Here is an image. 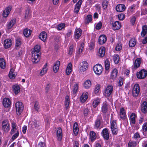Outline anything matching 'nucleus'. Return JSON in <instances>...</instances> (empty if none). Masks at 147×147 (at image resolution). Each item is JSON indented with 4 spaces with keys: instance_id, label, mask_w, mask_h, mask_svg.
<instances>
[{
    "instance_id": "nucleus-1",
    "label": "nucleus",
    "mask_w": 147,
    "mask_h": 147,
    "mask_svg": "<svg viewBox=\"0 0 147 147\" xmlns=\"http://www.w3.org/2000/svg\"><path fill=\"white\" fill-rule=\"evenodd\" d=\"M93 70L96 74L100 75L103 71L102 66L99 64H97L93 67Z\"/></svg>"
},
{
    "instance_id": "nucleus-2",
    "label": "nucleus",
    "mask_w": 147,
    "mask_h": 147,
    "mask_svg": "<svg viewBox=\"0 0 147 147\" xmlns=\"http://www.w3.org/2000/svg\"><path fill=\"white\" fill-rule=\"evenodd\" d=\"M15 107L17 114L19 115L21 114L24 109V106L21 102H18L15 104Z\"/></svg>"
},
{
    "instance_id": "nucleus-3",
    "label": "nucleus",
    "mask_w": 147,
    "mask_h": 147,
    "mask_svg": "<svg viewBox=\"0 0 147 147\" xmlns=\"http://www.w3.org/2000/svg\"><path fill=\"white\" fill-rule=\"evenodd\" d=\"M2 129L5 132H8L10 129L9 123L8 121L5 120L2 122Z\"/></svg>"
},
{
    "instance_id": "nucleus-4",
    "label": "nucleus",
    "mask_w": 147,
    "mask_h": 147,
    "mask_svg": "<svg viewBox=\"0 0 147 147\" xmlns=\"http://www.w3.org/2000/svg\"><path fill=\"white\" fill-rule=\"evenodd\" d=\"M32 55L31 57V60L34 63H36L39 61L40 58L41 54H38L31 53Z\"/></svg>"
},
{
    "instance_id": "nucleus-5",
    "label": "nucleus",
    "mask_w": 147,
    "mask_h": 147,
    "mask_svg": "<svg viewBox=\"0 0 147 147\" xmlns=\"http://www.w3.org/2000/svg\"><path fill=\"white\" fill-rule=\"evenodd\" d=\"M111 128L113 134H116L118 131L116 121L115 120H113L111 123Z\"/></svg>"
},
{
    "instance_id": "nucleus-6",
    "label": "nucleus",
    "mask_w": 147,
    "mask_h": 147,
    "mask_svg": "<svg viewBox=\"0 0 147 147\" xmlns=\"http://www.w3.org/2000/svg\"><path fill=\"white\" fill-rule=\"evenodd\" d=\"M136 75L138 79H144L147 75V71L144 69H142L137 73Z\"/></svg>"
},
{
    "instance_id": "nucleus-7",
    "label": "nucleus",
    "mask_w": 147,
    "mask_h": 147,
    "mask_svg": "<svg viewBox=\"0 0 147 147\" xmlns=\"http://www.w3.org/2000/svg\"><path fill=\"white\" fill-rule=\"evenodd\" d=\"M113 90V86L111 85H108L105 88L104 95L105 96H109L112 94Z\"/></svg>"
},
{
    "instance_id": "nucleus-8",
    "label": "nucleus",
    "mask_w": 147,
    "mask_h": 147,
    "mask_svg": "<svg viewBox=\"0 0 147 147\" xmlns=\"http://www.w3.org/2000/svg\"><path fill=\"white\" fill-rule=\"evenodd\" d=\"M140 92L139 85L138 84H135L134 86L132 91L133 95L135 96H138Z\"/></svg>"
},
{
    "instance_id": "nucleus-9",
    "label": "nucleus",
    "mask_w": 147,
    "mask_h": 147,
    "mask_svg": "<svg viewBox=\"0 0 147 147\" xmlns=\"http://www.w3.org/2000/svg\"><path fill=\"white\" fill-rule=\"evenodd\" d=\"M88 63L86 61H84L80 67V70L81 72L85 71L88 68Z\"/></svg>"
},
{
    "instance_id": "nucleus-10",
    "label": "nucleus",
    "mask_w": 147,
    "mask_h": 147,
    "mask_svg": "<svg viewBox=\"0 0 147 147\" xmlns=\"http://www.w3.org/2000/svg\"><path fill=\"white\" fill-rule=\"evenodd\" d=\"M82 0L78 1L77 3L75 5L74 12L76 13H78L80 8L81 6L82 3Z\"/></svg>"
},
{
    "instance_id": "nucleus-11",
    "label": "nucleus",
    "mask_w": 147,
    "mask_h": 147,
    "mask_svg": "<svg viewBox=\"0 0 147 147\" xmlns=\"http://www.w3.org/2000/svg\"><path fill=\"white\" fill-rule=\"evenodd\" d=\"M12 45V41L10 39H8L4 41V46L5 49H7L10 47Z\"/></svg>"
},
{
    "instance_id": "nucleus-12",
    "label": "nucleus",
    "mask_w": 147,
    "mask_h": 147,
    "mask_svg": "<svg viewBox=\"0 0 147 147\" xmlns=\"http://www.w3.org/2000/svg\"><path fill=\"white\" fill-rule=\"evenodd\" d=\"M108 103L106 102H105L102 105L101 112L103 113H106L108 111Z\"/></svg>"
},
{
    "instance_id": "nucleus-13",
    "label": "nucleus",
    "mask_w": 147,
    "mask_h": 147,
    "mask_svg": "<svg viewBox=\"0 0 147 147\" xmlns=\"http://www.w3.org/2000/svg\"><path fill=\"white\" fill-rule=\"evenodd\" d=\"M125 9V6L123 4L117 5L116 7V9L117 11L122 12L124 11Z\"/></svg>"
},
{
    "instance_id": "nucleus-14",
    "label": "nucleus",
    "mask_w": 147,
    "mask_h": 147,
    "mask_svg": "<svg viewBox=\"0 0 147 147\" xmlns=\"http://www.w3.org/2000/svg\"><path fill=\"white\" fill-rule=\"evenodd\" d=\"M107 41V37L104 35H100L99 38L98 42L99 44L102 45L105 43Z\"/></svg>"
},
{
    "instance_id": "nucleus-15",
    "label": "nucleus",
    "mask_w": 147,
    "mask_h": 147,
    "mask_svg": "<svg viewBox=\"0 0 147 147\" xmlns=\"http://www.w3.org/2000/svg\"><path fill=\"white\" fill-rule=\"evenodd\" d=\"M11 102L10 100L7 98H4L3 100V104L5 108H8L10 106Z\"/></svg>"
},
{
    "instance_id": "nucleus-16",
    "label": "nucleus",
    "mask_w": 147,
    "mask_h": 147,
    "mask_svg": "<svg viewBox=\"0 0 147 147\" xmlns=\"http://www.w3.org/2000/svg\"><path fill=\"white\" fill-rule=\"evenodd\" d=\"M82 30L80 28H76L75 30L74 37L76 39L79 38L81 35Z\"/></svg>"
},
{
    "instance_id": "nucleus-17",
    "label": "nucleus",
    "mask_w": 147,
    "mask_h": 147,
    "mask_svg": "<svg viewBox=\"0 0 147 147\" xmlns=\"http://www.w3.org/2000/svg\"><path fill=\"white\" fill-rule=\"evenodd\" d=\"M119 115L120 118L123 120L125 119L126 117V112L123 107L120 108Z\"/></svg>"
},
{
    "instance_id": "nucleus-18",
    "label": "nucleus",
    "mask_w": 147,
    "mask_h": 147,
    "mask_svg": "<svg viewBox=\"0 0 147 147\" xmlns=\"http://www.w3.org/2000/svg\"><path fill=\"white\" fill-rule=\"evenodd\" d=\"M31 12V8L30 6H27L25 10L24 18L25 19H27L28 18Z\"/></svg>"
},
{
    "instance_id": "nucleus-19",
    "label": "nucleus",
    "mask_w": 147,
    "mask_h": 147,
    "mask_svg": "<svg viewBox=\"0 0 147 147\" xmlns=\"http://www.w3.org/2000/svg\"><path fill=\"white\" fill-rule=\"evenodd\" d=\"M112 28L114 30L119 29L121 27L120 23L118 21H116L112 24Z\"/></svg>"
},
{
    "instance_id": "nucleus-20",
    "label": "nucleus",
    "mask_w": 147,
    "mask_h": 147,
    "mask_svg": "<svg viewBox=\"0 0 147 147\" xmlns=\"http://www.w3.org/2000/svg\"><path fill=\"white\" fill-rule=\"evenodd\" d=\"M11 6H9L7 7L3 11V14L4 17H7L9 14L10 11H11Z\"/></svg>"
},
{
    "instance_id": "nucleus-21",
    "label": "nucleus",
    "mask_w": 147,
    "mask_h": 147,
    "mask_svg": "<svg viewBox=\"0 0 147 147\" xmlns=\"http://www.w3.org/2000/svg\"><path fill=\"white\" fill-rule=\"evenodd\" d=\"M105 53V48L103 47H101L99 49L98 55L100 57H103L104 56Z\"/></svg>"
},
{
    "instance_id": "nucleus-22",
    "label": "nucleus",
    "mask_w": 147,
    "mask_h": 147,
    "mask_svg": "<svg viewBox=\"0 0 147 147\" xmlns=\"http://www.w3.org/2000/svg\"><path fill=\"white\" fill-rule=\"evenodd\" d=\"M16 22V19H15L11 20L8 23L6 27L8 29H10L13 27Z\"/></svg>"
},
{
    "instance_id": "nucleus-23",
    "label": "nucleus",
    "mask_w": 147,
    "mask_h": 147,
    "mask_svg": "<svg viewBox=\"0 0 147 147\" xmlns=\"http://www.w3.org/2000/svg\"><path fill=\"white\" fill-rule=\"evenodd\" d=\"M88 97V93L87 92H84L80 97L81 101L83 102H85Z\"/></svg>"
},
{
    "instance_id": "nucleus-24",
    "label": "nucleus",
    "mask_w": 147,
    "mask_h": 147,
    "mask_svg": "<svg viewBox=\"0 0 147 147\" xmlns=\"http://www.w3.org/2000/svg\"><path fill=\"white\" fill-rule=\"evenodd\" d=\"M102 136L106 140H108L109 138V134L107 129H103L102 131Z\"/></svg>"
},
{
    "instance_id": "nucleus-25",
    "label": "nucleus",
    "mask_w": 147,
    "mask_h": 147,
    "mask_svg": "<svg viewBox=\"0 0 147 147\" xmlns=\"http://www.w3.org/2000/svg\"><path fill=\"white\" fill-rule=\"evenodd\" d=\"M57 139L59 140H61L62 136V129L60 127L57 129Z\"/></svg>"
},
{
    "instance_id": "nucleus-26",
    "label": "nucleus",
    "mask_w": 147,
    "mask_h": 147,
    "mask_svg": "<svg viewBox=\"0 0 147 147\" xmlns=\"http://www.w3.org/2000/svg\"><path fill=\"white\" fill-rule=\"evenodd\" d=\"M141 62V60L140 58H138L135 61L134 68V69H136L139 67L140 66Z\"/></svg>"
},
{
    "instance_id": "nucleus-27",
    "label": "nucleus",
    "mask_w": 147,
    "mask_h": 147,
    "mask_svg": "<svg viewBox=\"0 0 147 147\" xmlns=\"http://www.w3.org/2000/svg\"><path fill=\"white\" fill-rule=\"evenodd\" d=\"M60 63V61H56L53 67V70L54 72L56 73L58 71L59 68Z\"/></svg>"
},
{
    "instance_id": "nucleus-28",
    "label": "nucleus",
    "mask_w": 147,
    "mask_h": 147,
    "mask_svg": "<svg viewBox=\"0 0 147 147\" xmlns=\"http://www.w3.org/2000/svg\"><path fill=\"white\" fill-rule=\"evenodd\" d=\"M47 33L45 31H42L40 34L39 38L44 42L47 39Z\"/></svg>"
},
{
    "instance_id": "nucleus-29",
    "label": "nucleus",
    "mask_w": 147,
    "mask_h": 147,
    "mask_svg": "<svg viewBox=\"0 0 147 147\" xmlns=\"http://www.w3.org/2000/svg\"><path fill=\"white\" fill-rule=\"evenodd\" d=\"M141 110L144 113H146L147 111V102L146 101L143 102L141 105Z\"/></svg>"
},
{
    "instance_id": "nucleus-30",
    "label": "nucleus",
    "mask_w": 147,
    "mask_h": 147,
    "mask_svg": "<svg viewBox=\"0 0 147 147\" xmlns=\"http://www.w3.org/2000/svg\"><path fill=\"white\" fill-rule=\"evenodd\" d=\"M31 30L28 28L25 29L23 31V33L24 35L26 37H28L30 36L31 34Z\"/></svg>"
},
{
    "instance_id": "nucleus-31",
    "label": "nucleus",
    "mask_w": 147,
    "mask_h": 147,
    "mask_svg": "<svg viewBox=\"0 0 147 147\" xmlns=\"http://www.w3.org/2000/svg\"><path fill=\"white\" fill-rule=\"evenodd\" d=\"M79 130L78 125L77 123L75 122L73 125V132L75 135L76 136L78 135Z\"/></svg>"
},
{
    "instance_id": "nucleus-32",
    "label": "nucleus",
    "mask_w": 147,
    "mask_h": 147,
    "mask_svg": "<svg viewBox=\"0 0 147 147\" xmlns=\"http://www.w3.org/2000/svg\"><path fill=\"white\" fill-rule=\"evenodd\" d=\"M100 119V118H98L96 120L94 125L95 129H97L100 127L101 124Z\"/></svg>"
},
{
    "instance_id": "nucleus-33",
    "label": "nucleus",
    "mask_w": 147,
    "mask_h": 147,
    "mask_svg": "<svg viewBox=\"0 0 147 147\" xmlns=\"http://www.w3.org/2000/svg\"><path fill=\"white\" fill-rule=\"evenodd\" d=\"M72 65L71 63H69L66 69V73L67 75H69L72 71Z\"/></svg>"
},
{
    "instance_id": "nucleus-34",
    "label": "nucleus",
    "mask_w": 147,
    "mask_h": 147,
    "mask_svg": "<svg viewBox=\"0 0 147 147\" xmlns=\"http://www.w3.org/2000/svg\"><path fill=\"white\" fill-rule=\"evenodd\" d=\"M40 47L39 45H36L34 48L31 50V53L38 54H40Z\"/></svg>"
},
{
    "instance_id": "nucleus-35",
    "label": "nucleus",
    "mask_w": 147,
    "mask_h": 147,
    "mask_svg": "<svg viewBox=\"0 0 147 147\" xmlns=\"http://www.w3.org/2000/svg\"><path fill=\"white\" fill-rule=\"evenodd\" d=\"M13 91L15 94H17L20 91V87L18 85H15L12 86Z\"/></svg>"
},
{
    "instance_id": "nucleus-36",
    "label": "nucleus",
    "mask_w": 147,
    "mask_h": 147,
    "mask_svg": "<svg viewBox=\"0 0 147 147\" xmlns=\"http://www.w3.org/2000/svg\"><path fill=\"white\" fill-rule=\"evenodd\" d=\"M90 139L92 142H93L96 138V133L93 131H91L90 133Z\"/></svg>"
},
{
    "instance_id": "nucleus-37",
    "label": "nucleus",
    "mask_w": 147,
    "mask_h": 147,
    "mask_svg": "<svg viewBox=\"0 0 147 147\" xmlns=\"http://www.w3.org/2000/svg\"><path fill=\"white\" fill-rule=\"evenodd\" d=\"M92 19V16L91 15H88L86 16L85 20V23L86 24H88L91 22Z\"/></svg>"
},
{
    "instance_id": "nucleus-38",
    "label": "nucleus",
    "mask_w": 147,
    "mask_h": 147,
    "mask_svg": "<svg viewBox=\"0 0 147 147\" xmlns=\"http://www.w3.org/2000/svg\"><path fill=\"white\" fill-rule=\"evenodd\" d=\"M117 69L116 68L114 69L111 72V78L113 79H115L117 76Z\"/></svg>"
},
{
    "instance_id": "nucleus-39",
    "label": "nucleus",
    "mask_w": 147,
    "mask_h": 147,
    "mask_svg": "<svg viewBox=\"0 0 147 147\" xmlns=\"http://www.w3.org/2000/svg\"><path fill=\"white\" fill-rule=\"evenodd\" d=\"M91 86V82L89 80H86L84 83V86L86 89H88Z\"/></svg>"
},
{
    "instance_id": "nucleus-40",
    "label": "nucleus",
    "mask_w": 147,
    "mask_h": 147,
    "mask_svg": "<svg viewBox=\"0 0 147 147\" xmlns=\"http://www.w3.org/2000/svg\"><path fill=\"white\" fill-rule=\"evenodd\" d=\"M136 115L134 113H132L130 116V121L132 124H134L135 123V118Z\"/></svg>"
},
{
    "instance_id": "nucleus-41",
    "label": "nucleus",
    "mask_w": 147,
    "mask_h": 147,
    "mask_svg": "<svg viewBox=\"0 0 147 147\" xmlns=\"http://www.w3.org/2000/svg\"><path fill=\"white\" fill-rule=\"evenodd\" d=\"M16 123L14 122L12 123L11 125V129L10 132V133L11 134H13L15 132H17V129L16 128Z\"/></svg>"
},
{
    "instance_id": "nucleus-42",
    "label": "nucleus",
    "mask_w": 147,
    "mask_h": 147,
    "mask_svg": "<svg viewBox=\"0 0 147 147\" xmlns=\"http://www.w3.org/2000/svg\"><path fill=\"white\" fill-rule=\"evenodd\" d=\"M21 40L20 38H18L16 40V49H18L20 47L21 44Z\"/></svg>"
},
{
    "instance_id": "nucleus-43",
    "label": "nucleus",
    "mask_w": 147,
    "mask_h": 147,
    "mask_svg": "<svg viewBox=\"0 0 147 147\" xmlns=\"http://www.w3.org/2000/svg\"><path fill=\"white\" fill-rule=\"evenodd\" d=\"M0 67L4 69L5 67V63L3 58H0Z\"/></svg>"
},
{
    "instance_id": "nucleus-44",
    "label": "nucleus",
    "mask_w": 147,
    "mask_h": 147,
    "mask_svg": "<svg viewBox=\"0 0 147 147\" xmlns=\"http://www.w3.org/2000/svg\"><path fill=\"white\" fill-rule=\"evenodd\" d=\"M70 100L68 96H67L65 98V105L66 109H68L69 104Z\"/></svg>"
},
{
    "instance_id": "nucleus-45",
    "label": "nucleus",
    "mask_w": 147,
    "mask_h": 147,
    "mask_svg": "<svg viewBox=\"0 0 147 147\" xmlns=\"http://www.w3.org/2000/svg\"><path fill=\"white\" fill-rule=\"evenodd\" d=\"M100 99L99 98L94 100L93 102L92 105L94 107L96 108L100 103Z\"/></svg>"
},
{
    "instance_id": "nucleus-46",
    "label": "nucleus",
    "mask_w": 147,
    "mask_h": 147,
    "mask_svg": "<svg viewBox=\"0 0 147 147\" xmlns=\"http://www.w3.org/2000/svg\"><path fill=\"white\" fill-rule=\"evenodd\" d=\"M47 66V64L46 63L44 66L43 69L41 70L40 72V74L41 76H42L44 75L46 73L47 71V69L46 68Z\"/></svg>"
},
{
    "instance_id": "nucleus-47",
    "label": "nucleus",
    "mask_w": 147,
    "mask_h": 147,
    "mask_svg": "<svg viewBox=\"0 0 147 147\" xmlns=\"http://www.w3.org/2000/svg\"><path fill=\"white\" fill-rule=\"evenodd\" d=\"M109 1L107 0H104L102 3V6L104 9H106L108 5Z\"/></svg>"
},
{
    "instance_id": "nucleus-48",
    "label": "nucleus",
    "mask_w": 147,
    "mask_h": 147,
    "mask_svg": "<svg viewBox=\"0 0 147 147\" xmlns=\"http://www.w3.org/2000/svg\"><path fill=\"white\" fill-rule=\"evenodd\" d=\"M136 44V41L134 39H131L129 42V45L130 47H133Z\"/></svg>"
},
{
    "instance_id": "nucleus-49",
    "label": "nucleus",
    "mask_w": 147,
    "mask_h": 147,
    "mask_svg": "<svg viewBox=\"0 0 147 147\" xmlns=\"http://www.w3.org/2000/svg\"><path fill=\"white\" fill-rule=\"evenodd\" d=\"M113 60L115 64H117L119 61V57L117 55H115L113 57Z\"/></svg>"
},
{
    "instance_id": "nucleus-50",
    "label": "nucleus",
    "mask_w": 147,
    "mask_h": 147,
    "mask_svg": "<svg viewBox=\"0 0 147 147\" xmlns=\"http://www.w3.org/2000/svg\"><path fill=\"white\" fill-rule=\"evenodd\" d=\"M78 84H76L73 86L72 92L73 94H75L78 91Z\"/></svg>"
},
{
    "instance_id": "nucleus-51",
    "label": "nucleus",
    "mask_w": 147,
    "mask_h": 147,
    "mask_svg": "<svg viewBox=\"0 0 147 147\" xmlns=\"http://www.w3.org/2000/svg\"><path fill=\"white\" fill-rule=\"evenodd\" d=\"M105 69L107 70H108L110 67V63L108 59H106L105 63Z\"/></svg>"
},
{
    "instance_id": "nucleus-52",
    "label": "nucleus",
    "mask_w": 147,
    "mask_h": 147,
    "mask_svg": "<svg viewBox=\"0 0 147 147\" xmlns=\"http://www.w3.org/2000/svg\"><path fill=\"white\" fill-rule=\"evenodd\" d=\"M74 46L73 45L70 46L69 49L68 54L69 55L72 54L74 53Z\"/></svg>"
},
{
    "instance_id": "nucleus-53",
    "label": "nucleus",
    "mask_w": 147,
    "mask_h": 147,
    "mask_svg": "<svg viewBox=\"0 0 147 147\" xmlns=\"http://www.w3.org/2000/svg\"><path fill=\"white\" fill-rule=\"evenodd\" d=\"M85 117L88 115L89 110L87 108H84L82 111Z\"/></svg>"
},
{
    "instance_id": "nucleus-54",
    "label": "nucleus",
    "mask_w": 147,
    "mask_h": 147,
    "mask_svg": "<svg viewBox=\"0 0 147 147\" xmlns=\"http://www.w3.org/2000/svg\"><path fill=\"white\" fill-rule=\"evenodd\" d=\"M84 46V43H82L81 45V46H80L79 49L78 51V54H80L82 52L83 48Z\"/></svg>"
},
{
    "instance_id": "nucleus-55",
    "label": "nucleus",
    "mask_w": 147,
    "mask_h": 147,
    "mask_svg": "<svg viewBox=\"0 0 147 147\" xmlns=\"http://www.w3.org/2000/svg\"><path fill=\"white\" fill-rule=\"evenodd\" d=\"M136 145V143L135 142H129L128 144V147H134Z\"/></svg>"
},
{
    "instance_id": "nucleus-56",
    "label": "nucleus",
    "mask_w": 147,
    "mask_h": 147,
    "mask_svg": "<svg viewBox=\"0 0 147 147\" xmlns=\"http://www.w3.org/2000/svg\"><path fill=\"white\" fill-rule=\"evenodd\" d=\"M100 87V86L99 84H97L95 86L94 90L95 93L97 94L98 93Z\"/></svg>"
},
{
    "instance_id": "nucleus-57",
    "label": "nucleus",
    "mask_w": 147,
    "mask_h": 147,
    "mask_svg": "<svg viewBox=\"0 0 147 147\" xmlns=\"http://www.w3.org/2000/svg\"><path fill=\"white\" fill-rule=\"evenodd\" d=\"M65 24H61L57 26V28L58 30H60L64 28Z\"/></svg>"
},
{
    "instance_id": "nucleus-58",
    "label": "nucleus",
    "mask_w": 147,
    "mask_h": 147,
    "mask_svg": "<svg viewBox=\"0 0 147 147\" xmlns=\"http://www.w3.org/2000/svg\"><path fill=\"white\" fill-rule=\"evenodd\" d=\"M122 48V47L121 44L119 43L117 44L115 47V50L117 51H119Z\"/></svg>"
},
{
    "instance_id": "nucleus-59",
    "label": "nucleus",
    "mask_w": 147,
    "mask_h": 147,
    "mask_svg": "<svg viewBox=\"0 0 147 147\" xmlns=\"http://www.w3.org/2000/svg\"><path fill=\"white\" fill-rule=\"evenodd\" d=\"M19 133L18 131H17V132L14 134L12 137V139L13 141L16 139L19 136Z\"/></svg>"
},
{
    "instance_id": "nucleus-60",
    "label": "nucleus",
    "mask_w": 147,
    "mask_h": 147,
    "mask_svg": "<svg viewBox=\"0 0 147 147\" xmlns=\"http://www.w3.org/2000/svg\"><path fill=\"white\" fill-rule=\"evenodd\" d=\"M143 130L145 132L147 131V122L144 123L142 127Z\"/></svg>"
},
{
    "instance_id": "nucleus-61",
    "label": "nucleus",
    "mask_w": 147,
    "mask_h": 147,
    "mask_svg": "<svg viewBox=\"0 0 147 147\" xmlns=\"http://www.w3.org/2000/svg\"><path fill=\"white\" fill-rule=\"evenodd\" d=\"M118 17L119 20H122L124 19L125 15L123 13H121L118 15Z\"/></svg>"
},
{
    "instance_id": "nucleus-62",
    "label": "nucleus",
    "mask_w": 147,
    "mask_h": 147,
    "mask_svg": "<svg viewBox=\"0 0 147 147\" xmlns=\"http://www.w3.org/2000/svg\"><path fill=\"white\" fill-rule=\"evenodd\" d=\"M102 26V23L101 22H100L99 23H98L96 25V28L97 30H99L101 28Z\"/></svg>"
},
{
    "instance_id": "nucleus-63",
    "label": "nucleus",
    "mask_w": 147,
    "mask_h": 147,
    "mask_svg": "<svg viewBox=\"0 0 147 147\" xmlns=\"http://www.w3.org/2000/svg\"><path fill=\"white\" fill-rule=\"evenodd\" d=\"M73 147H79V142L75 141L73 143Z\"/></svg>"
},
{
    "instance_id": "nucleus-64",
    "label": "nucleus",
    "mask_w": 147,
    "mask_h": 147,
    "mask_svg": "<svg viewBox=\"0 0 147 147\" xmlns=\"http://www.w3.org/2000/svg\"><path fill=\"white\" fill-rule=\"evenodd\" d=\"M38 147H46V144L44 142H40L38 144Z\"/></svg>"
}]
</instances>
